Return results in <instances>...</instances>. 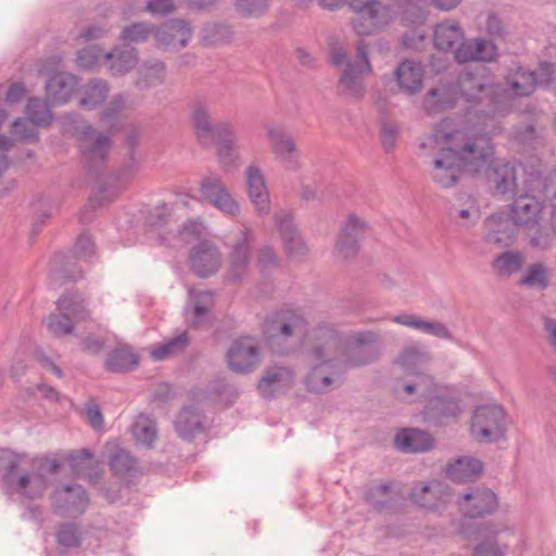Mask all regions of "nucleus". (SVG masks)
<instances>
[{"label": "nucleus", "instance_id": "f3484780", "mask_svg": "<svg viewBox=\"0 0 556 556\" xmlns=\"http://www.w3.org/2000/svg\"><path fill=\"white\" fill-rule=\"evenodd\" d=\"M412 502L420 508L438 511L444 509L451 500L447 484L432 480L416 483L409 494Z\"/></svg>", "mask_w": 556, "mask_h": 556}, {"label": "nucleus", "instance_id": "473e14b6", "mask_svg": "<svg viewBox=\"0 0 556 556\" xmlns=\"http://www.w3.org/2000/svg\"><path fill=\"white\" fill-rule=\"evenodd\" d=\"M395 445L405 453H420L433 446V439L424 430L403 429L395 435Z\"/></svg>", "mask_w": 556, "mask_h": 556}, {"label": "nucleus", "instance_id": "3c124183", "mask_svg": "<svg viewBox=\"0 0 556 556\" xmlns=\"http://www.w3.org/2000/svg\"><path fill=\"white\" fill-rule=\"evenodd\" d=\"M189 304L192 306V314L199 324L213 306V293L207 290H190Z\"/></svg>", "mask_w": 556, "mask_h": 556}, {"label": "nucleus", "instance_id": "8fccbe9b", "mask_svg": "<svg viewBox=\"0 0 556 556\" xmlns=\"http://www.w3.org/2000/svg\"><path fill=\"white\" fill-rule=\"evenodd\" d=\"M131 432L137 443L151 447L156 439L155 421L146 415H140L134 422Z\"/></svg>", "mask_w": 556, "mask_h": 556}, {"label": "nucleus", "instance_id": "79ce46f5", "mask_svg": "<svg viewBox=\"0 0 556 556\" xmlns=\"http://www.w3.org/2000/svg\"><path fill=\"white\" fill-rule=\"evenodd\" d=\"M190 344L187 332H181L152 348L151 357L154 361H164L181 354Z\"/></svg>", "mask_w": 556, "mask_h": 556}, {"label": "nucleus", "instance_id": "052dcab7", "mask_svg": "<svg viewBox=\"0 0 556 556\" xmlns=\"http://www.w3.org/2000/svg\"><path fill=\"white\" fill-rule=\"evenodd\" d=\"M105 53L98 46H89L81 49L77 54V63L85 70H90L99 63Z\"/></svg>", "mask_w": 556, "mask_h": 556}, {"label": "nucleus", "instance_id": "2f4dec72", "mask_svg": "<svg viewBox=\"0 0 556 556\" xmlns=\"http://www.w3.org/2000/svg\"><path fill=\"white\" fill-rule=\"evenodd\" d=\"M104 60L109 63L108 68L113 76H123L137 65L138 51L128 46L116 47L105 53Z\"/></svg>", "mask_w": 556, "mask_h": 556}, {"label": "nucleus", "instance_id": "603ef678", "mask_svg": "<svg viewBox=\"0 0 556 556\" xmlns=\"http://www.w3.org/2000/svg\"><path fill=\"white\" fill-rule=\"evenodd\" d=\"M365 501L375 509L387 508L394 501V492L391 484H377L367 490Z\"/></svg>", "mask_w": 556, "mask_h": 556}, {"label": "nucleus", "instance_id": "393cba45", "mask_svg": "<svg viewBox=\"0 0 556 556\" xmlns=\"http://www.w3.org/2000/svg\"><path fill=\"white\" fill-rule=\"evenodd\" d=\"M294 383V372L287 366L267 367L257 384L260 394L265 399L274 397L289 390Z\"/></svg>", "mask_w": 556, "mask_h": 556}, {"label": "nucleus", "instance_id": "6e6d98bb", "mask_svg": "<svg viewBox=\"0 0 556 556\" xmlns=\"http://www.w3.org/2000/svg\"><path fill=\"white\" fill-rule=\"evenodd\" d=\"M450 98L445 88H433L426 94L424 106L429 113H438L453 106Z\"/></svg>", "mask_w": 556, "mask_h": 556}, {"label": "nucleus", "instance_id": "338daca9", "mask_svg": "<svg viewBox=\"0 0 556 556\" xmlns=\"http://www.w3.org/2000/svg\"><path fill=\"white\" fill-rule=\"evenodd\" d=\"M31 123L26 119L17 118L12 124L13 134L23 140H37V131Z\"/></svg>", "mask_w": 556, "mask_h": 556}, {"label": "nucleus", "instance_id": "1a4fd4ad", "mask_svg": "<svg viewBox=\"0 0 556 556\" xmlns=\"http://www.w3.org/2000/svg\"><path fill=\"white\" fill-rule=\"evenodd\" d=\"M457 88L459 94L468 103H480L488 100L492 105V119L503 115L507 109L497 100L500 87L494 84L493 77L485 67L476 71H464L458 75Z\"/></svg>", "mask_w": 556, "mask_h": 556}, {"label": "nucleus", "instance_id": "680f3d73", "mask_svg": "<svg viewBox=\"0 0 556 556\" xmlns=\"http://www.w3.org/2000/svg\"><path fill=\"white\" fill-rule=\"evenodd\" d=\"M475 53L476 62H493L497 55V47L491 41L483 38H476Z\"/></svg>", "mask_w": 556, "mask_h": 556}, {"label": "nucleus", "instance_id": "49530a36", "mask_svg": "<svg viewBox=\"0 0 556 556\" xmlns=\"http://www.w3.org/2000/svg\"><path fill=\"white\" fill-rule=\"evenodd\" d=\"M55 539L61 554L78 548L81 544L83 533L75 523H62L55 533Z\"/></svg>", "mask_w": 556, "mask_h": 556}, {"label": "nucleus", "instance_id": "4468645a", "mask_svg": "<svg viewBox=\"0 0 556 556\" xmlns=\"http://www.w3.org/2000/svg\"><path fill=\"white\" fill-rule=\"evenodd\" d=\"M254 240V229L248 223H241V228L229 244L228 273L231 280H241L248 274Z\"/></svg>", "mask_w": 556, "mask_h": 556}, {"label": "nucleus", "instance_id": "7c9ffc66", "mask_svg": "<svg viewBox=\"0 0 556 556\" xmlns=\"http://www.w3.org/2000/svg\"><path fill=\"white\" fill-rule=\"evenodd\" d=\"M167 75L166 65L161 60L144 61L137 70L134 83L139 90H147L162 85Z\"/></svg>", "mask_w": 556, "mask_h": 556}, {"label": "nucleus", "instance_id": "4c0bfd02", "mask_svg": "<svg viewBox=\"0 0 556 556\" xmlns=\"http://www.w3.org/2000/svg\"><path fill=\"white\" fill-rule=\"evenodd\" d=\"M233 31L231 26L225 23L210 22L200 30V41L204 47H218L229 43Z\"/></svg>", "mask_w": 556, "mask_h": 556}, {"label": "nucleus", "instance_id": "58836bf2", "mask_svg": "<svg viewBox=\"0 0 556 556\" xmlns=\"http://www.w3.org/2000/svg\"><path fill=\"white\" fill-rule=\"evenodd\" d=\"M110 92V85L101 78L90 79L81 90L79 105L87 109H94L102 104Z\"/></svg>", "mask_w": 556, "mask_h": 556}, {"label": "nucleus", "instance_id": "72a5a7b5", "mask_svg": "<svg viewBox=\"0 0 556 556\" xmlns=\"http://www.w3.org/2000/svg\"><path fill=\"white\" fill-rule=\"evenodd\" d=\"M494 186L495 193L501 195H515L516 170L507 162H495L489 176Z\"/></svg>", "mask_w": 556, "mask_h": 556}, {"label": "nucleus", "instance_id": "f8f14e48", "mask_svg": "<svg viewBox=\"0 0 556 556\" xmlns=\"http://www.w3.org/2000/svg\"><path fill=\"white\" fill-rule=\"evenodd\" d=\"M470 432L480 443L494 442L506 432V413L498 405H482L476 408L471 417Z\"/></svg>", "mask_w": 556, "mask_h": 556}, {"label": "nucleus", "instance_id": "6e6552de", "mask_svg": "<svg viewBox=\"0 0 556 556\" xmlns=\"http://www.w3.org/2000/svg\"><path fill=\"white\" fill-rule=\"evenodd\" d=\"M72 136L76 138L87 174L98 178L103 173L112 148L111 138L86 122L74 125Z\"/></svg>", "mask_w": 556, "mask_h": 556}, {"label": "nucleus", "instance_id": "cd10ccee", "mask_svg": "<svg viewBox=\"0 0 556 556\" xmlns=\"http://www.w3.org/2000/svg\"><path fill=\"white\" fill-rule=\"evenodd\" d=\"M392 320L399 325L416 329L422 333L433 336L442 340H453L452 331L445 324L433 319H422L415 314H399Z\"/></svg>", "mask_w": 556, "mask_h": 556}, {"label": "nucleus", "instance_id": "20e7f679", "mask_svg": "<svg viewBox=\"0 0 556 556\" xmlns=\"http://www.w3.org/2000/svg\"><path fill=\"white\" fill-rule=\"evenodd\" d=\"M191 127L198 142L210 148L216 146L217 157L223 165H231L239 159V141L229 121L214 122L210 103L195 99L190 106Z\"/></svg>", "mask_w": 556, "mask_h": 556}, {"label": "nucleus", "instance_id": "412c9836", "mask_svg": "<svg viewBox=\"0 0 556 556\" xmlns=\"http://www.w3.org/2000/svg\"><path fill=\"white\" fill-rule=\"evenodd\" d=\"M266 138L276 159L291 169L299 167L300 152L293 137L281 127L266 128Z\"/></svg>", "mask_w": 556, "mask_h": 556}, {"label": "nucleus", "instance_id": "a878e982", "mask_svg": "<svg viewBox=\"0 0 556 556\" xmlns=\"http://www.w3.org/2000/svg\"><path fill=\"white\" fill-rule=\"evenodd\" d=\"M53 502L60 515L75 516L84 513L88 505V496L79 484L64 485L55 490Z\"/></svg>", "mask_w": 556, "mask_h": 556}, {"label": "nucleus", "instance_id": "864d4df0", "mask_svg": "<svg viewBox=\"0 0 556 556\" xmlns=\"http://www.w3.org/2000/svg\"><path fill=\"white\" fill-rule=\"evenodd\" d=\"M26 115L27 119L33 125L39 127H46L50 125L52 119V114L48 104L38 98H30L28 100L26 105Z\"/></svg>", "mask_w": 556, "mask_h": 556}, {"label": "nucleus", "instance_id": "37998d69", "mask_svg": "<svg viewBox=\"0 0 556 556\" xmlns=\"http://www.w3.org/2000/svg\"><path fill=\"white\" fill-rule=\"evenodd\" d=\"M137 365L138 356L125 346L114 349L105 361V369L111 372L130 371Z\"/></svg>", "mask_w": 556, "mask_h": 556}, {"label": "nucleus", "instance_id": "f03ea898", "mask_svg": "<svg viewBox=\"0 0 556 556\" xmlns=\"http://www.w3.org/2000/svg\"><path fill=\"white\" fill-rule=\"evenodd\" d=\"M0 468L7 472V492L34 501L43 496L50 485V477L60 470L61 463L47 455L30 458L7 450L1 452Z\"/></svg>", "mask_w": 556, "mask_h": 556}, {"label": "nucleus", "instance_id": "c756f323", "mask_svg": "<svg viewBox=\"0 0 556 556\" xmlns=\"http://www.w3.org/2000/svg\"><path fill=\"white\" fill-rule=\"evenodd\" d=\"M77 79L68 73H58L46 84V96L52 104H62L70 100L77 87Z\"/></svg>", "mask_w": 556, "mask_h": 556}, {"label": "nucleus", "instance_id": "bb28decb", "mask_svg": "<svg viewBox=\"0 0 556 556\" xmlns=\"http://www.w3.org/2000/svg\"><path fill=\"white\" fill-rule=\"evenodd\" d=\"M505 80L510 92L516 97H528L535 91L536 86H541L539 67L535 71H529L521 66L511 67Z\"/></svg>", "mask_w": 556, "mask_h": 556}, {"label": "nucleus", "instance_id": "f257e3e1", "mask_svg": "<svg viewBox=\"0 0 556 556\" xmlns=\"http://www.w3.org/2000/svg\"><path fill=\"white\" fill-rule=\"evenodd\" d=\"M420 149L431 157V177L441 188L453 187L464 170H477L493 154L486 134L458 128L450 119L437 124Z\"/></svg>", "mask_w": 556, "mask_h": 556}, {"label": "nucleus", "instance_id": "bf43d9fd", "mask_svg": "<svg viewBox=\"0 0 556 556\" xmlns=\"http://www.w3.org/2000/svg\"><path fill=\"white\" fill-rule=\"evenodd\" d=\"M274 223L281 239L289 237L298 231L293 223V214L286 210H280L274 214Z\"/></svg>", "mask_w": 556, "mask_h": 556}, {"label": "nucleus", "instance_id": "6ab92c4d", "mask_svg": "<svg viewBox=\"0 0 556 556\" xmlns=\"http://www.w3.org/2000/svg\"><path fill=\"white\" fill-rule=\"evenodd\" d=\"M518 230L508 211L496 212L483 222V240L489 244L508 245Z\"/></svg>", "mask_w": 556, "mask_h": 556}, {"label": "nucleus", "instance_id": "f704fd0d", "mask_svg": "<svg viewBox=\"0 0 556 556\" xmlns=\"http://www.w3.org/2000/svg\"><path fill=\"white\" fill-rule=\"evenodd\" d=\"M464 39V33L459 24L455 21H444L437 25L434 29V46L442 51L456 49Z\"/></svg>", "mask_w": 556, "mask_h": 556}, {"label": "nucleus", "instance_id": "a211bd4d", "mask_svg": "<svg viewBox=\"0 0 556 556\" xmlns=\"http://www.w3.org/2000/svg\"><path fill=\"white\" fill-rule=\"evenodd\" d=\"M369 226L366 220L356 214H350L341 226L337 243V254L344 258L354 257L359 250V241L364 238Z\"/></svg>", "mask_w": 556, "mask_h": 556}, {"label": "nucleus", "instance_id": "4be33fe9", "mask_svg": "<svg viewBox=\"0 0 556 556\" xmlns=\"http://www.w3.org/2000/svg\"><path fill=\"white\" fill-rule=\"evenodd\" d=\"M155 40L165 50H180L192 38V28L182 20H170L155 29Z\"/></svg>", "mask_w": 556, "mask_h": 556}, {"label": "nucleus", "instance_id": "4d7b16f0", "mask_svg": "<svg viewBox=\"0 0 556 556\" xmlns=\"http://www.w3.org/2000/svg\"><path fill=\"white\" fill-rule=\"evenodd\" d=\"M269 8V0H236L235 9L242 17H258Z\"/></svg>", "mask_w": 556, "mask_h": 556}, {"label": "nucleus", "instance_id": "b1692460", "mask_svg": "<svg viewBox=\"0 0 556 556\" xmlns=\"http://www.w3.org/2000/svg\"><path fill=\"white\" fill-rule=\"evenodd\" d=\"M222 263V253L210 241L201 242L190 252L191 268L199 277L205 278L214 275L220 268Z\"/></svg>", "mask_w": 556, "mask_h": 556}, {"label": "nucleus", "instance_id": "13d9d810", "mask_svg": "<svg viewBox=\"0 0 556 556\" xmlns=\"http://www.w3.org/2000/svg\"><path fill=\"white\" fill-rule=\"evenodd\" d=\"M128 97L124 93L114 94L101 112L103 121H114L127 108Z\"/></svg>", "mask_w": 556, "mask_h": 556}, {"label": "nucleus", "instance_id": "39448f33", "mask_svg": "<svg viewBox=\"0 0 556 556\" xmlns=\"http://www.w3.org/2000/svg\"><path fill=\"white\" fill-rule=\"evenodd\" d=\"M306 327L307 320L300 309L285 306L266 315L262 324V334L274 352L286 354L289 352L290 341L301 337Z\"/></svg>", "mask_w": 556, "mask_h": 556}, {"label": "nucleus", "instance_id": "c03bdc74", "mask_svg": "<svg viewBox=\"0 0 556 556\" xmlns=\"http://www.w3.org/2000/svg\"><path fill=\"white\" fill-rule=\"evenodd\" d=\"M110 452L109 465L115 476L124 477L136 468V459L130 453L117 445H106Z\"/></svg>", "mask_w": 556, "mask_h": 556}, {"label": "nucleus", "instance_id": "a19ab883", "mask_svg": "<svg viewBox=\"0 0 556 556\" xmlns=\"http://www.w3.org/2000/svg\"><path fill=\"white\" fill-rule=\"evenodd\" d=\"M413 380H399L394 386V392L397 395H413L419 394L421 396H428L431 394L433 389V379L431 376L426 375L424 372H417L414 375Z\"/></svg>", "mask_w": 556, "mask_h": 556}, {"label": "nucleus", "instance_id": "c85d7f7f", "mask_svg": "<svg viewBox=\"0 0 556 556\" xmlns=\"http://www.w3.org/2000/svg\"><path fill=\"white\" fill-rule=\"evenodd\" d=\"M400 89L407 94H415L422 88L424 68L420 63L405 60L395 71Z\"/></svg>", "mask_w": 556, "mask_h": 556}, {"label": "nucleus", "instance_id": "7ed1b4c3", "mask_svg": "<svg viewBox=\"0 0 556 556\" xmlns=\"http://www.w3.org/2000/svg\"><path fill=\"white\" fill-rule=\"evenodd\" d=\"M340 333L327 323L319 324L308 334L307 353L314 362L305 384L308 391L327 393L341 381L344 370L339 362Z\"/></svg>", "mask_w": 556, "mask_h": 556}, {"label": "nucleus", "instance_id": "a18cd8bd", "mask_svg": "<svg viewBox=\"0 0 556 556\" xmlns=\"http://www.w3.org/2000/svg\"><path fill=\"white\" fill-rule=\"evenodd\" d=\"M431 359L429 352L420 349L418 345H408L403 349L397 357V363L403 369L409 372H420L418 368Z\"/></svg>", "mask_w": 556, "mask_h": 556}, {"label": "nucleus", "instance_id": "de8ad7c7", "mask_svg": "<svg viewBox=\"0 0 556 556\" xmlns=\"http://www.w3.org/2000/svg\"><path fill=\"white\" fill-rule=\"evenodd\" d=\"M525 264V257L519 251H505L497 255L493 263V269L501 276L509 277L518 273Z\"/></svg>", "mask_w": 556, "mask_h": 556}, {"label": "nucleus", "instance_id": "e433bc0d", "mask_svg": "<svg viewBox=\"0 0 556 556\" xmlns=\"http://www.w3.org/2000/svg\"><path fill=\"white\" fill-rule=\"evenodd\" d=\"M482 471L480 460L463 456L455 459L446 468V476L456 482H468L476 479Z\"/></svg>", "mask_w": 556, "mask_h": 556}, {"label": "nucleus", "instance_id": "0eeeda50", "mask_svg": "<svg viewBox=\"0 0 556 556\" xmlns=\"http://www.w3.org/2000/svg\"><path fill=\"white\" fill-rule=\"evenodd\" d=\"M330 59L333 65L342 66L339 88L346 96L359 99L364 94L363 78L371 72V65L368 59V46L359 40L356 45V54L353 61L348 59L345 49L333 43L330 48Z\"/></svg>", "mask_w": 556, "mask_h": 556}, {"label": "nucleus", "instance_id": "e2e57ef3", "mask_svg": "<svg viewBox=\"0 0 556 556\" xmlns=\"http://www.w3.org/2000/svg\"><path fill=\"white\" fill-rule=\"evenodd\" d=\"M400 127L392 122H383L380 128V139L386 152H390L395 147L399 137Z\"/></svg>", "mask_w": 556, "mask_h": 556}, {"label": "nucleus", "instance_id": "dca6fc26", "mask_svg": "<svg viewBox=\"0 0 556 556\" xmlns=\"http://www.w3.org/2000/svg\"><path fill=\"white\" fill-rule=\"evenodd\" d=\"M427 397L429 400L424 410V417L429 422L441 425L447 419L456 418L462 412L458 399L445 388L433 387L431 394Z\"/></svg>", "mask_w": 556, "mask_h": 556}, {"label": "nucleus", "instance_id": "c9c22d12", "mask_svg": "<svg viewBox=\"0 0 556 556\" xmlns=\"http://www.w3.org/2000/svg\"><path fill=\"white\" fill-rule=\"evenodd\" d=\"M175 428L184 440H191L203 431L202 416L197 407H184L177 415Z\"/></svg>", "mask_w": 556, "mask_h": 556}, {"label": "nucleus", "instance_id": "ea45409f", "mask_svg": "<svg viewBox=\"0 0 556 556\" xmlns=\"http://www.w3.org/2000/svg\"><path fill=\"white\" fill-rule=\"evenodd\" d=\"M70 462L72 467L79 473L85 475L91 483H97L101 477L99 464L92 458V453L87 450H78L71 454Z\"/></svg>", "mask_w": 556, "mask_h": 556}, {"label": "nucleus", "instance_id": "ddd939ff", "mask_svg": "<svg viewBox=\"0 0 556 556\" xmlns=\"http://www.w3.org/2000/svg\"><path fill=\"white\" fill-rule=\"evenodd\" d=\"M199 191L205 202L224 215L230 218L239 216L241 206L219 175L204 176L199 182Z\"/></svg>", "mask_w": 556, "mask_h": 556}, {"label": "nucleus", "instance_id": "aec40b11", "mask_svg": "<svg viewBox=\"0 0 556 556\" xmlns=\"http://www.w3.org/2000/svg\"><path fill=\"white\" fill-rule=\"evenodd\" d=\"M245 190L258 216L268 215L270 212V197L265 176L256 163H251L245 168Z\"/></svg>", "mask_w": 556, "mask_h": 556}, {"label": "nucleus", "instance_id": "2eb2a0df", "mask_svg": "<svg viewBox=\"0 0 556 556\" xmlns=\"http://www.w3.org/2000/svg\"><path fill=\"white\" fill-rule=\"evenodd\" d=\"M228 367L237 374L254 371L261 364V349L253 337L235 340L227 352Z\"/></svg>", "mask_w": 556, "mask_h": 556}, {"label": "nucleus", "instance_id": "5fc2aeb1", "mask_svg": "<svg viewBox=\"0 0 556 556\" xmlns=\"http://www.w3.org/2000/svg\"><path fill=\"white\" fill-rule=\"evenodd\" d=\"M155 35V28L149 23H132L123 28L121 40L128 43H139L146 41L151 35Z\"/></svg>", "mask_w": 556, "mask_h": 556}, {"label": "nucleus", "instance_id": "09e8293b", "mask_svg": "<svg viewBox=\"0 0 556 556\" xmlns=\"http://www.w3.org/2000/svg\"><path fill=\"white\" fill-rule=\"evenodd\" d=\"M518 283L529 288L536 287L540 290H545L549 285L548 269L543 263L531 264L527 267Z\"/></svg>", "mask_w": 556, "mask_h": 556}, {"label": "nucleus", "instance_id": "0e129e2a", "mask_svg": "<svg viewBox=\"0 0 556 556\" xmlns=\"http://www.w3.org/2000/svg\"><path fill=\"white\" fill-rule=\"evenodd\" d=\"M286 253L292 257L303 256L307 253V247L299 231L282 239Z\"/></svg>", "mask_w": 556, "mask_h": 556}, {"label": "nucleus", "instance_id": "5701e85b", "mask_svg": "<svg viewBox=\"0 0 556 556\" xmlns=\"http://www.w3.org/2000/svg\"><path fill=\"white\" fill-rule=\"evenodd\" d=\"M458 505L465 516L479 518L496 509L497 498L490 489L475 488L459 498Z\"/></svg>", "mask_w": 556, "mask_h": 556}, {"label": "nucleus", "instance_id": "9d476101", "mask_svg": "<svg viewBox=\"0 0 556 556\" xmlns=\"http://www.w3.org/2000/svg\"><path fill=\"white\" fill-rule=\"evenodd\" d=\"M380 354V337L374 331L355 332L344 345L340 339L338 356L344 372L376 362Z\"/></svg>", "mask_w": 556, "mask_h": 556}, {"label": "nucleus", "instance_id": "9b49d317", "mask_svg": "<svg viewBox=\"0 0 556 556\" xmlns=\"http://www.w3.org/2000/svg\"><path fill=\"white\" fill-rule=\"evenodd\" d=\"M58 313L48 316L47 328L55 337L73 332L74 324L86 320L89 312L85 300L78 294H64L56 301Z\"/></svg>", "mask_w": 556, "mask_h": 556}, {"label": "nucleus", "instance_id": "423d86ee", "mask_svg": "<svg viewBox=\"0 0 556 556\" xmlns=\"http://www.w3.org/2000/svg\"><path fill=\"white\" fill-rule=\"evenodd\" d=\"M507 211L517 228L530 237V245L546 250L551 247L549 233L543 228L544 203L534 195L520 194L516 197Z\"/></svg>", "mask_w": 556, "mask_h": 556}, {"label": "nucleus", "instance_id": "774afa93", "mask_svg": "<svg viewBox=\"0 0 556 556\" xmlns=\"http://www.w3.org/2000/svg\"><path fill=\"white\" fill-rule=\"evenodd\" d=\"M455 60L458 63L476 62L475 40H462L455 49Z\"/></svg>", "mask_w": 556, "mask_h": 556}, {"label": "nucleus", "instance_id": "69168bd1", "mask_svg": "<svg viewBox=\"0 0 556 556\" xmlns=\"http://www.w3.org/2000/svg\"><path fill=\"white\" fill-rule=\"evenodd\" d=\"M539 75L541 77V86L548 88L556 97V67L548 62H542L539 65Z\"/></svg>", "mask_w": 556, "mask_h": 556}]
</instances>
